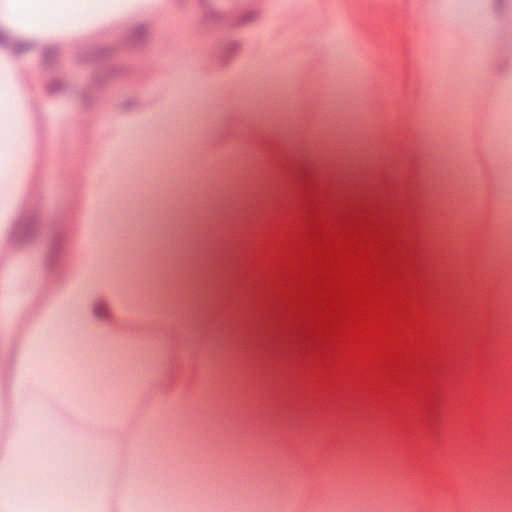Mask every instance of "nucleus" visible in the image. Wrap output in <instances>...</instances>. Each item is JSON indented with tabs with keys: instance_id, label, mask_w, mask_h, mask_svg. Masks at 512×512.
I'll use <instances>...</instances> for the list:
<instances>
[{
	"instance_id": "nucleus-1",
	"label": "nucleus",
	"mask_w": 512,
	"mask_h": 512,
	"mask_svg": "<svg viewBox=\"0 0 512 512\" xmlns=\"http://www.w3.org/2000/svg\"><path fill=\"white\" fill-rule=\"evenodd\" d=\"M38 230L37 221L34 219H27L23 221L17 230V237L21 241H25L28 238H32L36 235Z\"/></svg>"
},
{
	"instance_id": "nucleus-2",
	"label": "nucleus",
	"mask_w": 512,
	"mask_h": 512,
	"mask_svg": "<svg viewBox=\"0 0 512 512\" xmlns=\"http://www.w3.org/2000/svg\"><path fill=\"white\" fill-rule=\"evenodd\" d=\"M91 314L98 321H108L111 318V310L108 303L104 301H95L91 307Z\"/></svg>"
}]
</instances>
